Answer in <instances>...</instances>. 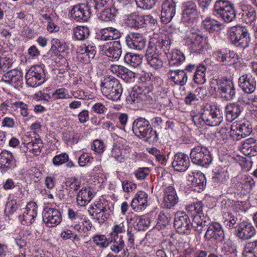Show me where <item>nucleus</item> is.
<instances>
[{
    "label": "nucleus",
    "mask_w": 257,
    "mask_h": 257,
    "mask_svg": "<svg viewBox=\"0 0 257 257\" xmlns=\"http://www.w3.org/2000/svg\"><path fill=\"white\" fill-rule=\"evenodd\" d=\"M16 167L17 161L13 154L7 150L2 151L0 153V169L6 171Z\"/></svg>",
    "instance_id": "obj_21"
},
{
    "label": "nucleus",
    "mask_w": 257,
    "mask_h": 257,
    "mask_svg": "<svg viewBox=\"0 0 257 257\" xmlns=\"http://www.w3.org/2000/svg\"><path fill=\"white\" fill-rule=\"evenodd\" d=\"M239 87L246 94L254 92L256 87V79L250 73L241 75L238 80Z\"/></svg>",
    "instance_id": "obj_16"
},
{
    "label": "nucleus",
    "mask_w": 257,
    "mask_h": 257,
    "mask_svg": "<svg viewBox=\"0 0 257 257\" xmlns=\"http://www.w3.org/2000/svg\"><path fill=\"white\" fill-rule=\"evenodd\" d=\"M14 106L16 109H19V112L21 115L24 117H28L30 114V111L28 108V105L22 101H16L14 102Z\"/></svg>",
    "instance_id": "obj_48"
},
{
    "label": "nucleus",
    "mask_w": 257,
    "mask_h": 257,
    "mask_svg": "<svg viewBox=\"0 0 257 257\" xmlns=\"http://www.w3.org/2000/svg\"><path fill=\"white\" fill-rule=\"evenodd\" d=\"M125 63L134 67L139 66L142 62V57L138 54L127 53L124 56Z\"/></svg>",
    "instance_id": "obj_39"
},
{
    "label": "nucleus",
    "mask_w": 257,
    "mask_h": 257,
    "mask_svg": "<svg viewBox=\"0 0 257 257\" xmlns=\"http://www.w3.org/2000/svg\"><path fill=\"white\" fill-rule=\"evenodd\" d=\"M100 87L103 95L107 99L114 101L120 100L123 89L117 79L107 76L101 81Z\"/></svg>",
    "instance_id": "obj_2"
},
{
    "label": "nucleus",
    "mask_w": 257,
    "mask_h": 257,
    "mask_svg": "<svg viewBox=\"0 0 257 257\" xmlns=\"http://www.w3.org/2000/svg\"><path fill=\"white\" fill-rule=\"evenodd\" d=\"M38 206L34 202H29L26 208V211L22 216H19V219L23 224H31L37 216Z\"/></svg>",
    "instance_id": "obj_23"
},
{
    "label": "nucleus",
    "mask_w": 257,
    "mask_h": 257,
    "mask_svg": "<svg viewBox=\"0 0 257 257\" xmlns=\"http://www.w3.org/2000/svg\"><path fill=\"white\" fill-rule=\"evenodd\" d=\"M231 42L236 47L245 49L249 46L250 41L249 34L245 27L236 26L228 32Z\"/></svg>",
    "instance_id": "obj_4"
},
{
    "label": "nucleus",
    "mask_w": 257,
    "mask_h": 257,
    "mask_svg": "<svg viewBox=\"0 0 257 257\" xmlns=\"http://www.w3.org/2000/svg\"><path fill=\"white\" fill-rule=\"evenodd\" d=\"M242 254L243 257H257V240L247 242Z\"/></svg>",
    "instance_id": "obj_41"
},
{
    "label": "nucleus",
    "mask_w": 257,
    "mask_h": 257,
    "mask_svg": "<svg viewBox=\"0 0 257 257\" xmlns=\"http://www.w3.org/2000/svg\"><path fill=\"white\" fill-rule=\"evenodd\" d=\"M251 132L252 127L250 123L244 121L237 124L236 126H231L230 136L233 140H239L249 136Z\"/></svg>",
    "instance_id": "obj_18"
},
{
    "label": "nucleus",
    "mask_w": 257,
    "mask_h": 257,
    "mask_svg": "<svg viewBox=\"0 0 257 257\" xmlns=\"http://www.w3.org/2000/svg\"><path fill=\"white\" fill-rule=\"evenodd\" d=\"M147 205L148 194L143 191L138 192L131 203V207L137 212L145 209Z\"/></svg>",
    "instance_id": "obj_25"
},
{
    "label": "nucleus",
    "mask_w": 257,
    "mask_h": 257,
    "mask_svg": "<svg viewBox=\"0 0 257 257\" xmlns=\"http://www.w3.org/2000/svg\"><path fill=\"white\" fill-rule=\"evenodd\" d=\"M28 147H32L33 152L40 153V149L42 148V141L40 139H35V141L32 140L27 143Z\"/></svg>",
    "instance_id": "obj_60"
},
{
    "label": "nucleus",
    "mask_w": 257,
    "mask_h": 257,
    "mask_svg": "<svg viewBox=\"0 0 257 257\" xmlns=\"http://www.w3.org/2000/svg\"><path fill=\"white\" fill-rule=\"evenodd\" d=\"M206 124L209 126H216L222 121V117L219 109L210 104L206 105L203 111Z\"/></svg>",
    "instance_id": "obj_12"
},
{
    "label": "nucleus",
    "mask_w": 257,
    "mask_h": 257,
    "mask_svg": "<svg viewBox=\"0 0 257 257\" xmlns=\"http://www.w3.org/2000/svg\"><path fill=\"white\" fill-rule=\"evenodd\" d=\"M52 98L55 100L62 99L66 98H72V96H69L68 91L65 88H61L56 89L52 94Z\"/></svg>",
    "instance_id": "obj_50"
},
{
    "label": "nucleus",
    "mask_w": 257,
    "mask_h": 257,
    "mask_svg": "<svg viewBox=\"0 0 257 257\" xmlns=\"http://www.w3.org/2000/svg\"><path fill=\"white\" fill-rule=\"evenodd\" d=\"M213 56L218 62L223 63L224 65H228L229 63H234L238 59V55L233 51L228 49H222L215 51Z\"/></svg>",
    "instance_id": "obj_22"
},
{
    "label": "nucleus",
    "mask_w": 257,
    "mask_h": 257,
    "mask_svg": "<svg viewBox=\"0 0 257 257\" xmlns=\"http://www.w3.org/2000/svg\"><path fill=\"white\" fill-rule=\"evenodd\" d=\"M217 90L221 98L225 100H231L235 95V89L232 80L226 77L218 78L215 80Z\"/></svg>",
    "instance_id": "obj_6"
},
{
    "label": "nucleus",
    "mask_w": 257,
    "mask_h": 257,
    "mask_svg": "<svg viewBox=\"0 0 257 257\" xmlns=\"http://www.w3.org/2000/svg\"><path fill=\"white\" fill-rule=\"evenodd\" d=\"M71 227L80 233H87L90 230L92 225L90 222H88L87 225H85L82 220H74L71 221Z\"/></svg>",
    "instance_id": "obj_40"
},
{
    "label": "nucleus",
    "mask_w": 257,
    "mask_h": 257,
    "mask_svg": "<svg viewBox=\"0 0 257 257\" xmlns=\"http://www.w3.org/2000/svg\"><path fill=\"white\" fill-rule=\"evenodd\" d=\"M151 169L148 167L139 168L136 171L135 175L136 178L139 180H144L149 174Z\"/></svg>",
    "instance_id": "obj_61"
},
{
    "label": "nucleus",
    "mask_w": 257,
    "mask_h": 257,
    "mask_svg": "<svg viewBox=\"0 0 257 257\" xmlns=\"http://www.w3.org/2000/svg\"><path fill=\"white\" fill-rule=\"evenodd\" d=\"M92 239L96 245L102 248L106 247L111 243V241H109V238H107L104 235H94Z\"/></svg>",
    "instance_id": "obj_49"
},
{
    "label": "nucleus",
    "mask_w": 257,
    "mask_h": 257,
    "mask_svg": "<svg viewBox=\"0 0 257 257\" xmlns=\"http://www.w3.org/2000/svg\"><path fill=\"white\" fill-rule=\"evenodd\" d=\"M219 17H220L225 22L229 23L233 21L235 18V12L233 5L227 8V10Z\"/></svg>",
    "instance_id": "obj_46"
},
{
    "label": "nucleus",
    "mask_w": 257,
    "mask_h": 257,
    "mask_svg": "<svg viewBox=\"0 0 257 257\" xmlns=\"http://www.w3.org/2000/svg\"><path fill=\"white\" fill-rule=\"evenodd\" d=\"M233 5L227 0H217L214 6V12L217 15L219 16L222 13H224L225 11L227 10V7H231Z\"/></svg>",
    "instance_id": "obj_44"
},
{
    "label": "nucleus",
    "mask_w": 257,
    "mask_h": 257,
    "mask_svg": "<svg viewBox=\"0 0 257 257\" xmlns=\"http://www.w3.org/2000/svg\"><path fill=\"white\" fill-rule=\"evenodd\" d=\"M69 160V156L66 153H63L55 156L52 159L54 166H58L67 162Z\"/></svg>",
    "instance_id": "obj_53"
},
{
    "label": "nucleus",
    "mask_w": 257,
    "mask_h": 257,
    "mask_svg": "<svg viewBox=\"0 0 257 257\" xmlns=\"http://www.w3.org/2000/svg\"><path fill=\"white\" fill-rule=\"evenodd\" d=\"M179 201L176 191L172 186H168L164 191V204L166 208H171Z\"/></svg>",
    "instance_id": "obj_26"
},
{
    "label": "nucleus",
    "mask_w": 257,
    "mask_h": 257,
    "mask_svg": "<svg viewBox=\"0 0 257 257\" xmlns=\"http://www.w3.org/2000/svg\"><path fill=\"white\" fill-rule=\"evenodd\" d=\"M135 76V73L125 67L124 70H123L122 74L120 75V77L125 82L127 83H130L133 81Z\"/></svg>",
    "instance_id": "obj_58"
},
{
    "label": "nucleus",
    "mask_w": 257,
    "mask_h": 257,
    "mask_svg": "<svg viewBox=\"0 0 257 257\" xmlns=\"http://www.w3.org/2000/svg\"><path fill=\"white\" fill-rule=\"evenodd\" d=\"M183 18L194 19L198 16V11L195 2L189 1L185 2L183 5Z\"/></svg>",
    "instance_id": "obj_33"
},
{
    "label": "nucleus",
    "mask_w": 257,
    "mask_h": 257,
    "mask_svg": "<svg viewBox=\"0 0 257 257\" xmlns=\"http://www.w3.org/2000/svg\"><path fill=\"white\" fill-rule=\"evenodd\" d=\"M44 68V65H35L29 69L25 76L26 83L29 86L36 87L46 81Z\"/></svg>",
    "instance_id": "obj_7"
},
{
    "label": "nucleus",
    "mask_w": 257,
    "mask_h": 257,
    "mask_svg": "<svg viewBox=\"0 0 257 257\" xmlns=\"http://www.w3.org/2000/svg\"><path fill=\"white\" fill-rule=\"evenodd\" d=\"M93 197V192L89 188H83L77 195V202L81 206L87 204Z\"/></svg>",
    "instance_id": "obj_35"
},
{
    "label": "nucleus",
    "mask_w": 257,
    "mask_h": 257,
    "mask_svg": "<svg viewBox=\"0 0 257 257\" xmlns=\"http://www.w3.org/2000/svg\"><path fill=\"white\" fill-rule=\"evenodd\" d=\"M241 19L247 24H251L256 18L255 9L250 5H243L241 8L239 13Z\"/></svg>",
    "instance_id": "obj_28"
},
{
    "label": "nucleus",
    "mask_w": 257,
    "mask_h": 257,
    "mask_svg": "<svg viewBox=\"0 0 257 257\" xmlns=\"http://www.w3.org/2000/svg\"><path fill=\"white\" fill-rule=\"evenodd\" d=\"M132 130L138 138L144 139L146 142L158 140L157 133L154 131L150 121L145 117H140L136 118L132 124Z\"/></svg>",
    "instance_id": "obj_1"
},
{
    "label": "nucleus",
    "mask_w": 257,
    "mask_h": 257,
    "mask_svg": "<svg viewBox=\"0 0 257 257\" xmlns=\"http://www.w3.org/2000/svg\"><path fill=\"white\" fill-rule=\"evenodd\" d=\"M202 207H203V203L201 201L196 202L194 203L193 204L190 205L188 209L189 211H194V213L192 214L193 217L194 215L198 214L200 216L202 215Z\"/></svg>",
    "instance_id": "obj_57"
},
{
    "label": "nucleus",
    "mask_w": 257,
    "mask_h": 257,
    "mask_svg": "<svg viewBox=\"0 0 257 257\" xmlns=\"http://www.w3.org/2000/svg\"><path fill=\"white\" fill-rule=\"evenodd\" d=\"M114 11V9H104L99 16V19L101 21L105 22L112 21L114 19L116 16Z\"/></svg>",
    "instance_id": "obj_47"
},
{
    "label": "nucleus",
    "mask_w": 257,
    "mask_h": 257,
    "mask_svg": "<svg viewBox=\"0 0 257 257\" xmlns=\"http://www.w3.org/2000/svg\"><path fill=\"white\" fill-rule=\"evenodd\" d=\"M241 150L243 154L249 157L257 154V142L253 138L246 139L242 144Z\"/></svg>",
    "instance_id": "obj_30"
},
{
    "label": "nucleus",
    "mask_w": 257,
    "mask_h": 257,
    "mask_svg": "<svg viewBox=\"0 0 257 257\" xmlns=\"http://www.w3.org/2000/svg\"><path fill=\"white\" fill-rule=\"evenodd\" d=\"M208 241L220 243L224 240L225 235L222 226L218 222L209 223L204 236Z\"/></svg>",
    "instance_id": "obj_9"
},
{
    "label": "nucleus",
    "mask_w": 257,
    "mask_h": 257,
    "mask_svg": "<svg viewBox=\"0 0 257 257\" xmlns=\"http://www.w3.org/2000/svg\"><path fill=\"white\" fill-rule=\"evenodd\" d=\"M190 157L183 153H176L174 156L172 165L175 171L184 172L189 167L190 165Z\"/></svg>",
    "instance_id": "obj_20"
},
{
    "label": "nucleus",
    "mask_w": 257,
    "mask_h": 257,
    "mask_svg": "<svg viewBox=\"0 0 257 257\" xmlns=\"http://www.w3.org/2000/svg\"><path fill=\"white\" fill-rule=\"evenodd\" d=\"M235 235L241 240L250 239L255 234V229L252 224L246 221H242L235 227Z\"/></svg>",
    "instance_id": "obj_15"
},
{
    "label": "nucleus",
    "mask_w": 257,
    "mask_h": 257,
    "mask_svg": "<svg viewBox=\"0 0 257 257\" xmlns=\"http://www.w3.org/2000/svg\"><path fill=\"white\" fill-rule=\"evenodd\" d=\"M148 93V90L146 88L144 89L140 86H136L133 87L129 95L126 97V101L128 104L144 101L147 98V93Z\"/></svg>",
    "instance_id": "obj_24"
},
{
    "label": "nucleus",
    "mask_w": 257,
    "mask_h": 257,
    "mask_svg": "<svg viewBox=\"0 0 257 257\" xmlns=\"http://www.w3.org/2000/svg\"><path fill=\"white\" fill-rule=\"evenodd\" d=\"M224 223L229 228L234 227L236 223L237 218L231 212H227L223 214Z\"/></svg>",
    "instance_id": "obj_52"
},
{
    "label": "nucleus",
    "mask_w": 257,
    "mask_h": 257,
    "mask_svg": "<svg viewBox=\"0 0 257 257\" xmlns=\"http://www.w3.org/2000/svg\"><path fill=\"white\" fill-rule=\"evenodd\" d=\"M19 209V205L17 204L16 200H12L7 202L5 212L7 215L13 214Z\"/></svg>",
    "instance_id": "obj_56"
},
{
    "label": "nucleus",
    "mask_w": 257,
    "mask_h": 257,
    "mask_svg": "<svg viewBox=\"0 0 257 257\" xmlns=\"http://www.w3.org/2000/svg\"><path fill=\"white\" fill-rule=\"evenodd\" d=\"M169 64L170 66H178L181 65L185 60L184 54L178 50H173L170 56L168 55Z\"/></svg>",
    "instance_id": "obj_37"
},
{
    "label": "nucleus",
    "mask_w": 257,
    "mask_h": 257,
    "mask_svg": "<svg viewBox=\"0 0 257 257\" xmlns=\"http://www.w3.org/2000/svg\"><path fill=\"white\" fill-rule=\"evenodd\" d=\"M93 159L88 153H83L78 159V164L80 167L85 166L88 163H91Z\"/></svg>",
    "instance_id": "obj_63"
},
{
    "label": "nucleus",
    "mask_w": 257,
    "mask_h": 257,
    "mask_svg": "<svg viewBox=\"0 0 257 257\" xmlns=\"http://www.w3.org/2000/svg\"><path fill=\"white\" fill-rule=\"evenodd\" d=\"M202 26L203 27L209 32H213L224 29V26L223 24L219 21L211 19L209 17L205 18L202 21Z\"/></svg>",
    "instance_id": "obj_36"
},
{
    "label": "nucleus",
    "mask_w": 257,
    "mask_h": 257,
    "mask_svg": "<svg viewBox=\"0 0 257 257\" xmlns=\"http://www.w3.org/2000/svg\"><path fill=\"white\" fill-rule=\"evenodd\" d=\"M109 241H111V243H113L110 246V249L115 253H118L124 248V242L122 239V236H119V237L117 238L111 236Z\"/></svg>",
    "instance_id": "obj_43"
},
{
    "label": "nucleus",
    "mask_w": 257,
    "mask_h": 257,
    "mask_svg": "<svg viewBox=\"0 0 257 257\" xmlns=\"http://www.w3.org/2000/svg\"><path fill=\"white\" fill-rule=\"evenodd\" d=\"M206 184L205 175L201 172L194 173L193 178L191 181V187L196 192L202 191Z\"/></svg>",
    "instance_id": "obj_29"
},
{
    "label": "nucleus",
    "mask_w": 257,
    "mask_h": 257,
    "mask_svg": "<svg viewBox=\"0 0 257 257\" xmlns=\"http://www.w3.org/2000/svg\"><path fill=\"white\" fill-rule=\"evenodd\" d=\"M240 184L242 188L246 190H251L254 187L255 182L251 177L244 176L240 181Z\"/></svg>",
    "instance_id": "obj_55"
},
{
    "label": "nucleus",
    "mask_w": 257,
    "mask_h": 257,
    "mask_svg": "<svg viewBox=\"0 0 257 257\" xmlns=\"http://www.w3.org/2000/svg\"><path fill=\"white\" fill-rule=\"evenodd\" d=\"M176 3L174 0H165L162 4L161 19L163 23L167 24L176 13Z\"/></svg>",
    "instance_id": "obj_19"
},
{
    "label": "nucleus",
    "mask_w": 257,
    "mask_h": 257,
    "mask_svg": "<svg viewBox=\"0 0 257 257\" xmlns=\"http://www.w3.org/2000/svg\"><path fill=\"white\" fill-rule=\"evenodd\" d=\"M137 7L143 10H151L155 5L157 0H135Z\"/></svg>",
    "instance_id": "obj_51"
},
{
    "label": "nucleus",
    "mask_w": 257,
    "mask_h": 257,
    "mask_svg": "<svg viewBox=\"0 0 257 257\" xmlns=\"http://www.w3.org/2000/svg\"><path fill=\"white\" fill-rule=\"evenodd\" d=\"M43 220L47 226L54 227L61 222V214L55 208L45 207L43 212Z\"/></svg>",
    "instance_id": "obj_14"
},
{
    "label": "nucleus",
    "mask_w": 257,
    "mask_h": 257,
    "mask_svg": "<svg viewBox=\"0 0 257 257\" xmlns=\"http://www.w3.org/2000/svg\"><path fill=\"white\" fill-rule=\"evenodd\" d=\"M92 111L98 114H103L105 113L107 108L106 106L100 102L95 103L91 107Z\"/></svg>",
    "instance_id": "obj_62"
},
{
    "label": "nucleus",
    "mask_w": 257,
    "mask_h": 257,
    "mask_svg": "<svg viewBox=\"0 0 257 257\" xmlns=\"http://www.w3.org/2000/svg\"><path fill=\"white\" fill-rule=\"evenodd\" d=\"M171 220V217L168 214H165L163 212H161L158 216V226H166L169 224Z\"/></svg>",
    "instance_id": "obj_59"
},
{
    "label": "nucleus",
    "mask_w": 257,
    "mask_h": 257,
    "mask_svg": "<svg viewBox=\"0 0 257 257\" xmlns=\"http://www.w3.org/2000/svg\"><path fill=\"white\" fill-rule=\"evenodd\" d=\"M92 15L90 4H81L75 5L71 11L72 18L80 22H87Z\"/></svg>",
    "instance_id": "obj_11"
},
{
    "label": "nucleus",
    "mask_w": 257,
    "mask_h": 257,
    "mask_svg": "<svg viewBox=\"0 0 257 257\" xmlns=\"http://www.w3.org/2000/svg\"><path fill=\"white\" fill-rule=\"evenodd\" d=\"M150 224V220L149 218H144L143 216H140L138 224L136 225V226L139 230H144L146 228L148 227Z\"/></svg>",
    "instance_id": "obj_64"
},
{
    "label": "nucleus",
    "mask_w": 257,
    "mask_h": 257,
    "mask_svg": "<svg viewBox=\"0 0 257 257\" xmlns=\"http://www.w3.org/2000/svg\"><path fill=\"white\" fill-rule=\"evenodd\" d=\"M69 187V189L67 195L62 194V198L66 200L72 199L74 197V192L78 191L80 188V182L77 179H75L72 182L70 183Z\"/></svg>",
    "instance_id": "obj_45"
},
{
    "label": "nucleus",
    "mask_w": 257,
    "mask_h": 257,
    "mask_svg": "<svg viewBox=\"0 0 257 257\" xmlns=\"http://www.w3.org/2000/svg\"><path fill=\"white\" fill-rule=\"evenodd\" d=\"M187 43L190 53L194 54H202L204 52V42L200 32H191L187 38Z\"/></svg>",
    "instance_id": "obj_8"
},
{
    "label": "nucleus",
    "mask_w": 257,
    "mask_h": 257,
    "mask_svg": "<svg viewBox=\"0 0 257 257\" xmlns=\"http://www.w3.org/2000/svg\"><path fill=\"white\" fill-rule=\"evenodd\" d=\"M171 40L169 36L154 35L150 39L148 48L154 50L157 54L167 56L171 47Z\"/></svg>",
    "instance_id": "obj_5"
},
{
    "label": "nucleus",
    "mask_w": 257,
    "mask_h": 257,
    "mask_svg": "<svg viewBox=\"0 0 257 257\" xmlns=\"http://www.w3.org/2000/svg\"><path fill=\"white\" fill-rule=\"evenodd\" d=\"M174 225L178 233L186 235L191 233L192 228L188 215L184 212H179L175 214Z\"/></svg>",
    "instance_id": "obj_10"
},
{
    "label": "nucleus",
    "mask_w": 257,
    "mask_h": 257,
    "mask_svg": "<svg viewBox=\"0 0 257 257\" xmlns=\"http://www.w3.org/2000/svg\"><path fill=\"white\" fill-rule=\"evenodd\" d=\"M168 74L172 81L177 85H184L187 81L188 76L186 72L183 70H171L168 72Z\"/></svg>",
    "instance_id": "obj_32"
},
{
    "label": "nucleus",
    "mask_w": 257,
    "mask_h": 257,
    "mask_svg": "<svg viewBox=\"0 0 257 257\" xmlns=\"http://www.w3.org/2000/svg\"><path fill=\"white\" fill-rule=\"evenodd\" d=\"M90 208L94 211L95 215H97L102 211L105 212L109 210V206L106 204L98 201L94 203L93 205H91Z\"/></svg>",
    "instance_id": "obj_54"
},
{
    "label": "nucleus",
    "mask_w": 257,
    "mask_h": 257,
    "mask_svg": "<svg viewBox=\"0 0 257 257\" xmlns=\"http://www.w3.org/2000/svg\"><path fill=\"white\" fill-rule=\"evenodd\" d=\"M146 39L141 34L130 33L125 37V43L128 48L136 50H142L146 46Z\"/></svg>",
    "instance_id": "obj_17"
},
{
    "label": "nucleus",
    "mask_w": 257,
    "mask_h": 257,
    "mask_svg": "<svg viewBox=\"0 0 257 257\" xmlns=\"http://www.w3.org/2000/svg\"><path fill=\"white\" fill-rule=\"evenodd\" d=\"M206 67L203 64L197 66L193 75V81L196 84H203L206 82Z\"/></svg>",
    "instance_id": "obj_38"
},
{
    "label": "nucleus",
    "mask_w": 257,
    "mask_h": 257,
    "mask_svg": "<svg viewBox=\"0 0 257 257\" xmlns=\"http://www.w3.org/2000/svg\"><path fill=\"white\" fill-rule=\"evenodd\" d=\"M242 107L237 103H230L225 107L226 120L228 122H232L237 118L242 111Z\"/></svg>",
    "instance_id": "obj_27"
},
{
    "label": "nucleus",
    "mask_w": 257,
    "mask_h": 257,
    "mask_svg": "<svg viewBox=\"0 0 257 257\" xmlns=\"http://www.w3.org/2000/svg\"><path fill=\"white\" fill-rule=\"evenodd\" d=\"M73 33L77 40L82 41L89 37L90 31L87 27L78 26L74 29Z\"/></svg>",
    "instance_id": "obj_42"
},
{
    "label": "nucleus",
    "mask_w": 257,
    "mask_h": 257,
    "mask_svg": "<svg viewBox=\"0 0 257 257\" xmlns=\"http://www.w3.org/2000/svg\"><path fill=\"white\" fill-rule=\"evenodd\" d=\"M100 47L102 54L112 58L114 61H117L121 55V45L119 41L106 43Z\"/></svg>",
    "instance_id": "obj_13"
},
{
    "label": "nucleus",
    "mask_w": 257,
    "mask_h": 257,
    "mask_svg": "<svg viewBox=\"0 0 257 257\" xmlns=\"http://www.w3.org/2000/svg\"><path fill=\"white\" fill-rule=\"evenodd\" d=\"M189 157L193 164L206 168L212 163L213 159L208 148L201 145L191 150Z\"/></svg>",
    "instance_id": "obj_3"
},
{
    "label": "nucleus",
    "mask_w": 257,
    "mask_h": 257,
    "mask_svg": "<svg viewBox=\"0 0 257 257\" xmlns=\"http://www.w3.org/2000/svg\"><path fill=\"white\" fill-rule=\"evenodd\" d=\"M162 54H157L154 50L148 48L146 57L148 63L155 69H159L163 65V61L160 57Z\"/></svg>",
    "instance_id": "obj_31"
},
{
    "label": "nucleus",
    "mask_w": 257,
    "mask_h": 257,
    "mask_svg": "<svg viewBox=\"0 0 257 257\" xmlns=\"http://www.w3.org/2000/svg\"><path fill=\"white\" fill-rule=\"evenodd\" d=\"M208 226L209 224H207L206 217L204 215H194L192 221V227L198 233L201 234Z\"/></svg>",
    "instance_id": "obj_34"
}]
</instances>
